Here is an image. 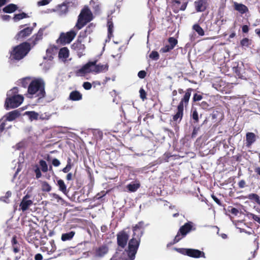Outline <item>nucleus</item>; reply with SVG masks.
<instances>
[{
  "mask_svg": "<svg viewBox=\"0 0 260 260\" xmlns=\"http://www.w3.org/2000/svg\"><path fill=\"white\" fill-rule=\"evenodd\" d=\"M143 225V222L140 221L138 222V224L133 226V230L134 232V236H136L137 232H138V235H141H141H142V232L141 230L142 229Z\"/></svg>",
  "mask_w": 260,
  "mask_h": 260,
  "instance_id": "c756f323",
  "label": "nucleus"
},
{
  "mask_svg": "<svg viewBox=\"0 0 260 260\" xmlns=\"http://www.w3.org/2000/svg\"><path fill=\"white\" fill-rule=\"evenodd\" d=\"M83 41L77 40L71 45V49L75 51L79 57H81L83 55V52L85 49V46L82 44Z\"/></svg>",
  "mask_w": 260,
  "mask_h": 260,
  "instance_id": "9b49d317",
  "label": "nucleus"
},
{
  "mask_svg": "<svg viewBox=\"0 0 260 260\" xmlns=\"http://www.w3.org/2000/svg\"><path fill=\"white\" fill-rule=\"evenodd\" d=\"M108 26V37L111 38L113 36V23L112 21H108L107 22Z\"/></svg>",
  "mask_w": 260,
  "mask_h": 260,
  "instance_id": "4c0bfd02",
  "label": "nucleus"
},
{
  "mask_svg": "<svg viewBox=\"0 0 260 260\" xmlns=\"http://www.w3.org/2000/svg\"><path fill=\"white\" fill-rule=\"evenodd\" d=\"M93 61H95V64L92 65V73L99 74L100 73H105L109 70V64L108 63L102 64L101 63H97L98 60L95 59Z\"/></svg>",
  "mask_w": 260,
  "mask_h": 260,
  "instance_id": "2eb2a0df",
  "label": "nucleus"
},
{
  "mask_svg": "<svg viewBox=\"0 0 260 260\" xmlns=\"http://www.w3.org/2000/svg\"><path fill=\"white\" fill-rule=\"evenodd\" d=\"M196 105L199 106L202 109L204 110H209L210 109L209 104L206 101H202L201 103H196Z\"/></svg>",
  "mask_w": 260,
  "mask_h": 260,
  "instance_id": "c03bdc74",
  "label": "nucleus"
},
{
  "mask_svg": "<svg viewBox=\"0 0 260 260\" xmlns=\"http://www.w3.org/2000/svg\"><path fill=\"white\" fill-rule=\"evenodd\" d=\"M188 3V2L186 1L183 2L182 5L179 7L180 5L181 4V2L180 0H172V4L173 12L175 13H177L179 11H185L186 9Z\"/></svg>",
  "mask_w": 260,
  "mask_h": 260,
  "instance_id": "dca6fc26",
  "label": "nucleus"
},
{
  "mask_svg": "<svg viewBox=\"0 0 260 260\" xmlns=\"http://www.w3.org/2000/svg\"><path fill=\"white\" fill-rule=\"evenodd\" d=\"M200 126L194 127L193 131H192V134H191V137L192 138H195L196 137L198 132L200 130Z\"/></svg>",
  "mask_w": 260,
  "mask_h": 260,
  "instance_id": "bf43d9fd",
  "label": "nucleus"
},
{
  "mask_svg": "<svg viewBox=\"0 0 260 260\" xmlns=\"http://www.w3.org/2000/svg\"><path fill=\"white\" fill-rule=\"evenodd\" d=\"M31 49L30 44L24 42L14 47L10 52V59L11 60H20L23 58Z\"/></svg>",
  "mask_w": 260,
  "mask_h": 260,
  "instance_id": "f03ea898",
  "label": "nucleus"
},
{
  "mask_svg": "<svg viewBox=\"0 0 260 260\" xmlns=\"http://www.w3.org/2000/svg\"><path fill=\"white\" fill-rule=\"evenodd\" d=\"M52 164L54 167H58L60 165V161L57 158H53L52 161Z\"/></svg>",
  "mask_w": 260,
  "mask_h": 260,
  "instance_id": "0e129e2a",
  "label": "nucleus"
},
{
  "mask_svg": "<svg viewBox=\"0 0 260 260\" xmlns=\"http://www.w3.org/2000/svg\"><path fill=\"white\" fill-rule=\"evenodd\" d=\"M93 19L92 13L87 6H84L78 16L77 22L74 29L79 30Z\"/></svg>",
  "mask_w": 260,
  "mask_h": 260,
  "instance_id": "20e7f679",
  "label": "nucleus"
},
{
  "mask_svg": "<svg viewBox=\"0 0 260 260\" xmlns=\"http://www.w3.org/2000/svg\"><path fill=\"white\" fill-rule=\"evenodd\" d=\"M194 6L197 12H204L208 6L207 0H197L194 2Z\"/></svg>",
  "mask_w": 260,
  "mask_h": 260,
  "instance_id": "f3484780",
  "label": "nucleus"
},
{
  "mask_svg": "<svg viewBox=\"0 0 260 260\" xmlns=\"http://www.w3.org/2000/svg\"><path fill=\"white\" fill-rule=\"evenodd\" d=\"M51 186L47 182H43L42 184V190L43 191L49 192L51 191Z\"/></svg>",
  "mask_w": 260,
  "mask_h": 260,
  "instance_id": "a19ab883",
  "label": "nucleus"
},
{
  "mask_svg": "<svg viewBox=\"0 0 260 260\" xmlns=\"http://www.w3.org/2000/svg\"><path fill=\"white\" fill-rule=\"evenodd\" d=\"M173 49L170 47L169 45H166L164 47L161 48L160 50V52L162 53H166L170 51Z\"/></svg>",
  "mask_w": 260,
  "mask_h": 260,
  "instance_id": "864d4df0",
  "label": "nucleus"
},
{
  "mask_svg": "<svg viewBox=\"0 0 260 260\" xmlns=\"http://www.w3.org/2000/svg\"><path fill=\"white\" fill-rule=\"evenodd\" d=\"M256 141V135L252 132H248L246 134V146L250 148Z\"/></svg>",
  "mask_w": 260,
  "mask_h": 260,
  "instance_id": "4be33fe9",
  "label": "nucleus"
},
{
  "mask_svg": "<svg viewBox=\"0 0 260 260\" xmlns=\"http://www.w3.org/2000/svg\"><path fill=\"white\" fill-rule=\"evenodd\" d=\"M247 216L249 218L253 219L254 221L260 224V216L255 215L252 213H248Z\"/></svg>",
  "mask_w": 260,
  "mask_h": 260,
  "instance_id": "ea45409f",
  "label": "nucleus"
},
{
  "mask_svg": "<svg viewBox=\"0 0 260 260\" xmlns=\"http://www.w3.org/2000/svg\"><path fill=\"white\" fill-rule=\"evenodd\" d=\"M247 198L250 200L254 201L257 204L260 202L259 196L256 193H250L248 195Z\"/></svg>",
  "mask_w": 260,
  "mask_h": 260,
  "instance_id": "58836bf2",
  "label": "nucleus"
},
{
  "mask_svg": "<svg viewBox=\"0 0 260 260\" xmlns=\"http://www.w3.org/2000/svg\"><path fill=\"white\" fill-rule=\"evenodd\" d=\"M77 29H71L67 32H61L59 38L56 40V43L61 45L70 44L75 38L77 32Z\"/></svg>",
  "mask_w": 260,
  "mask_h": 260,
  "instance_id": "0eeeda50",
  "label": "nucleus"
},
{
  "mask_svg": "<svg viewBox=\"0 0 260 260\" xmlns=\"http://www.w3.org/2000/svg\"><path fill=\"white\" fill-rule=\"evenodd\" d=\"M238 185L240 188H243L246 186V182L244 180H241L238 182Z\"/></svg>",
  "mask_w": 260,
  "mask_h": 260,
  "instance_id": "680f3d73",
  "label": "nucleus"
},
{
  "mask_svg": "<svg viewBox=\"0 0 260 260\" xmlns=\"http://www.w3.org/2000/svg\"><path fill=\"white\" fill-rule=\"evenodd\" d=\"M141 237V235H137L136 237L133 236V237L128 242L127 253L131 260L134 259L135 257L140 245Z\"/></svg>",
  "mask_w": 260,
  "mask_h": 260,
  "instance_id": "423d86ee",
  "label": "nucleus"
},
{
  "mask_svg": "<svg viewBox=\"0 0 260 260\" xmlns=\"http://www.w3.org/2000/svg\"><path fill=\"white\" fill-rule=\"evenodd\" d=\"M23 97L20 95H14L6 98L5 107L7 110L18 107L22 103Z\"/></svg>",
  "mask_w": 260,
  "mask_h": 260,
  "instance_id": "1a4fd4ad",
  "label": "nucleus"
},
{
  "mask_svg": "<svg viewBox=\"0 0 260 260\" xmlns=\"http://www.w3.org/2000/svg\"><path fill=\"white\" fill-rule=\"evenodd\" d=\"M83 87L86 90H89L91 88L92 85L90 82H85L83 84Z\"/></svg>",
  "mask_w": 260,
  "mask_h": 260,
  "instance_id": "052dcab7",
  "label": "nucleus"
},
{
  "mask_svg": "<svg viewBox=\"0 0 260 260\" xmlns=\"http://www.w3.org/2000/svg\"><path fill=\"white\" fill-rule=\"evenodd\" d=\"M12 247L13 251L15 253H18L20 251V246L18 243H17V244L13 245Z\"/></svg>",
  "mask_w": 260,
  "mask_h": 260,
  "instance_id": "4d7b16f0",
  "label": "nucleus"
},
{
  "mask_svg": "<svg viewBox=\"0 0 260 260\" xmlns=\"http://www.w3.org/2000/svg\"><path fill=\"white\" fill-rule=\"evenodd\" d=\"M192 28L194 30L199 36H203L205 35V32L203 29L198 24H195L193 25Z\"/></svg>",
  "mask_w": 260,
  "mask_h": 260,
  "instance_id": "c9c22d12",
  "label": "nucleus"
},
{
  "mask_svg": "<svg viewBox=\"0 0 260 260\" xmlns=\"http://www.w3.org/2000/svg\"><path fill=\"white\" fill-rule=\"evenodd\" d=\"M40 166L41 168V170L43 172H47L48 171V165L46 163V162L43 159H41L39 161Z\"/></svg>",
  "mask_w": 260,
  "mask_h": 260,
  "instance_id": "79ce46f5",
  "label": "nucleus"
},
{
  "mask_svg": "<svg viewBox=\"0 0 260 260\" xmlns=\"http://www.w3.org/2000/svg\"><path fill=\"white\" fill-rule=\"evenodd\" d=\"M139 93H140V98L143 101H144L146 99L147 94H146L145 90L143 88H140V89L139 90Z\"/></svg>",
  "mask_w": 260,
  "mask_h": 260,
  "instance_id": "603ef678",
  "label": "nucleus"
},
{
  "mask_svg": "<svg viewBox=\"0 0 260 260\" xmlns=\"http://www.w3.org/2000/svg\"><path fill=\"white\" fill-rule=\"evenodd\" d=\"M30 80V77H26L22 79L20 82L21 86L24 88H26V87H28V86L29 84V81Z\"/></svg>",
  "mask_w": 260,
  "mask_h": 260,
  "instance_id": "37998d69",
  "label": "nucleus"
},
{
  "mask_svg": "<svg viewBox=\"0 0 260 260\" xmlns=\"http://www.w3.org/2000/svg\"><path fill=\"white\" fill-rule=\"evenodd\" d=\"M49 243L51 245L50 249H49V247L47 246H42L41 247V251L43 252H47L48 254L53 253L56 250V246L54 240H50Z\"/></svg>",
  "mask_w": 260,
  "mask_h": 260,
  "instance_id": "412c9836",
  "label": "nucleus"
},
{
  "mask_svg": "<svg viewBox=\"0 0 260 260\" xmlns=\"http://www.w3.org/2000/svg\"><path fill=\"white\" fill-rule=\"evenodd\" d=\"M74 164L72 162V159L69 157L67 159V166L63 168L61 171L64 173H67L71 170Z\"/></svg>",
  "mask_w": 260,
  "mask_h": 260,
  "instance_id": "2f4dec72",
  "label": "nucleus"
},
{
  "mask_svg": "<svg viewBox=\"0 0 260 260\" xmlns=\"http://www.w3.org/2000/svg\"><path fill=\"white\" fill-rule=\"evenodd\" d=\"M75 235L74 231L63 233L61 235V239L62 241H70L73 239Z\"/></svg>",
  "mask_w": 260,
  "mask_h": 260,
  "instance_id": "c85d7f7f",
  "label": "nucleus"
},
{
  "mask_svg": "<svg viewBox=\"0 0 260 260\" xmlns=\"http://www.w3.org/2000/svg\"><path fill=\"white\" fill-rule=\"evenodd\" d=\"M82 94L77 90L72 91L70 93L69 99L73 101H77L82 100Z\"/></svg>",
  "mask_w": 260,
  "mask_h": 260,
  "instance_id": "393cba45",
  "label": "nucleus"
},
{
  "mask_svg": "<svg viewBox=\"0 0 260 260\" xmlns=\"http://www.w3.org/2000/svg\"><path fill=\"white\" fill-rule=\"evenodd\" d=\"M69 56V50L67 47H63L61 48L58 53L59 58L67 59Z\"/></svg>",
  "mask_w": 260,
  "mask_h": 260,
  "instance_id": "7c9ffc66",
  "label": "nucleus"
},
{
  "mask_svg": "<svg viewBox=\"0 0 260 260\" xmlns=\"http://www.w3.org/2000/svg\"><path fill=\"white\" fill-rule=\"evenodd\" d=\"M50 2L49 0H41L38 3L39 6H45L48 5Z\"/></svg>",
  "mask_w": 260,
  "mask_h": 260,
  "instance_id": "69168bd1",
  "label": "nucleus"
},
{
  "mask_svg": "<svg viewBox=\"0 0 260 260\" xmlns=\"http://www.w3.org/2000/svg\"><path fill=\"white\" fill-rule=\"evenodd\" d=\"M138 77L141 79L144 78L146 76V72L145 71H140L138 74Z\"/></svg>",
  "mask_w": 260,
  "mask_h": 260,
  "instance_id": "e2e57ef3",
  "label": "nucleus"
},
{
  "mask_svg": "<svg viewBox=\"0 0 260 260\" xmlns=\"http://www.w3.org/2000/svg\"><path fill=\"white\" fill-rule=\"evenodd\" d=\"M34 172L36 174V178L37 179H39L41 177V176H42L41 172L40 171V168L37 165L36 166L35 169H34Z\"/></svg>",
  "mask_w": 260,
  "mask_h": 260,
  "instance_id": "3c124183",
  "label": "nucleus"
},
{
  "mask_svg": "<svg viewBox=\"0 0 260 260\" xmlns=\"http://www.w3.org/2000/svg\"><path fill=\"white\" fill-rule=\"evenodd\" d=\"M176 250L183 255H187L188 248H176Z\"/></svg>",
  "mask_w": 260,
  "mask_h": 260,
  "instance_id": "6e6d98bb",
  "label": "nucleus"
},
{
  "mask_svg": "<svg viewBox=\"0 0 260 260\" xmlns=\"http://www.w3.org/2000/svg\"><path fill=\"white\" fill-rule=\"evenodd\" d=\"M150 58L154 60H157L159 58V55L156 51H152L149 55Z\"/></svg>",
  "mask_w": 260,
  "mask_h": 260,
  "instance_id": "de8ad7c7",
  "label": "nucleus"
},
{
  "mask_svg": "<svg viewBox=\"0 0 260 260\" xmlns=\"http://www.w3.org/2000/svg\"><path fill=\"white\" fill-rule=\"evenodd\" d=\"M95 64V61H89L82 68L79 70H77L75 72V74L77 76H84L85 74L89 73H92V65Z\"/></svg>",
  "mask_w": 260,
  "mask_h": 260,
  "instance_id": "ddd939ff",
  "label": "nucleus"
},
{
  "mask_svg": "<svg viewBox=\"0 0 260 260\" xmlns=\"http://www.w3.org/2000/svg\"><path fill=\"white\" fill-rule=\"evenodd\" d=\"M252 43V40L247 38L242 39L240 41V45L242 47H249Z\"/></svg>",
  "mask_w": 260,
  "mask_h": 260,
  "instance_id": "e433bc0d",
  "label": "nucleus"
},
{
  "mask_svg": "<svg viewBox=\"0 0 260 260\" xmlns=\"http://www.w3.org/2000/svg\"><path fill=\"white\" fill-rule=\"evenodd\" d=\"M203 95L202 94L195 93L193 94L192 100V105H196V103H198L199 101H201L203 99Z\"/></svg>",
  "mask_w": 260,
  "mask_h": 260,
  "instance_id": "72a5a7b5",
  "label": "nucleus"
},
{
  "mask_svg": "<svg viewBox=\"0 0 260 260\" xmlns=\"http://www.w3.org/2000/svg\"><path fill=\"white\" fill-rule=\"evenodd\" d=\"M60 7L61 10L63 11L64 13H66L68 12V7L66 4L63 3Z\"/></svg>",
  "mask_w": 260,
  "mask_h": 260,
  "instance_id": "338daca9",
  "label": "nucleus"
},
{
  "mask_svg": "<svg viewBox=\"0 0 260 260\" xmlns=\"http://www.w3.org/2000/svg\"><path fill=\"white\" fill-rule=\"evenodd\" d=\"M211 197L212 199L216 203L217 205L220 206H222V203L221 202L220 200L218 199L216 196H215L214 194H212L211 195Z\"/></svg>",
  "mask_w": 260,
  "mask_h": 260,
  "instance_id": "13d9d810",
  "label": "nucleus"
},
{
  "mask_svg": "<svg viewBox=\"0 0 260 260\" xmlns=\"http://www.w3.org/2000/svg\"><path fill=\"white\" fill-rule=\"evenodd\" d=\"M95 25L93 23H90L85 28V30L89 34H90L94 28Z\"/></svg>",
  "mask_w": 260,
  "mask_h": 260,
  "instance_id": "8fccbe9b",
  "label": "nucleus"
},
{
  "mask_svg": "<svg viewBox=\"0 0 260 260\" xmlns=\"http://www.w3.org/2000/svg\"><path fill=\"white\" fill-rule=\"evenodd\" d=\"M193 90L192 88H188L185 91L184 95L181 99L177 106V112L173 116V120L174 121H177L179 119V121L180 122L182 120L183 116L184 107H186L188 106L191 93Z\"/></svg>",
  "mask_w": 260,
  "mask_h": 260,
  "instance_id": "7ed1b4c3",
  "label": "nucleus"
},
{
  "mask_svg": "<svg viewBox=\"0 0 260 260\" xmlns=\"http://www.w3.org/2000/svg\"><path fill=\"white\" fill-rule=\"evenodd\" d=\"M187 256L193 258L205 257L204 252L198 249L188 248Z\"/></svg>",
  "mask_w": 260,
  "mask_h": 260,
  "instance_id": "6ab92c4d",
  "label": "nucleus"
},
{
  "mask_svg": "<svg viewBox=\"0 0 260 260\" xmlns=\"http://www.w3.org/2000/svg\"><path fill=\"white\" fill-rule=\"evenodd\" d=\"M20 115V112L18 110H15L14 111L8 112L6 115V120L7 121H12L18 117Z\"/></svg>",
  "mask_w": 260,
  "mask_h": 260,
  "instance_id": "5701e85b",
  "label": "nucleus"
},
{
  "mask_svg": "<svg viewBox=\"0 0 260 260\" xmlns=\"http://www.w3.org/2000/svg\"><path fill=\"white\" fill-rule=\"evenodd\" d=\"M45 83L41 78H35L31 81L28 86L27 92L29 98L38 97L41 99L45 96Z\"/></svg>",
  "mask_w": 260,
  "mask_h": 260,
  "instance_id": "f257e3e1",
  "label": "nucleus"
},
{
  "mask_svg": "<svg viewBox=\"0 0 260 260\" xmlns=\"http://www.w3.org/2000/svg\"><path fill=\"white\" fill-rule=\"evenodd\" d=\"M195 228H193V223L192 222L189 221L185 223L183 225L181 226L177 235L175 237L172 242H171L168 244V246L173 245L178 243L183 238H184L187 234L192 230H194Z\"/></svg>",
  "mask_w": 260,
  "mask_h": 260,
  "instance_id": "39448f33",
  "label": "nucleus"
},
{
  "mask_svg": "<svg viewBox=\"0 0 260 260\" xmlns=\"http://www.w3.org/2000/svg\"><path fill=\"white\" fill-rule=\"evenodd\" d=\"M27 17L28 16L27 14L24 12H22L21 13L15 14L13 19L14 22H17L20 20L27 18Z\"/></svg>",
  "mask_w": 260,
  "mask_h": 260,
  "instance_id": "f704fd0d",
  "label": "nucleus"
},
{
  "mask_svg": "<svg viewBox=\"0 0 260 260\" xmlns=\"http://www.w3.org/2000/svg\"><path fill=\"white\" fill-rule=\"evenodd\" d=\"M12 192L10 191H8L5 196L2 197L1 200L5 202L8 203V199L11 196Z\"/></svg>",
  "mask_w": 260,
  "mask_h": 260,
  "instance_id": "09e8293b",
  "label": "nucleus"
},
{
  "mask_svg": "<svg viewBox=\"0 0 260 260\" xmlns=\"http://www.w3.org/2000/svg\"><path fill=\"white\" fill-rule=\"evenodd\" d=\"M88 35H89V34L87 32V31H86V30L85 29L83 31H80V34L78 37L77 40L81 41H83L84 39L87 37Z\"/></svg>",
  "mask_w": 260,
  "mask_h": 260,
  "instance_id": "49530a36",
  "label": "nucleus"
},
{
  "mask_svg": "<svg viewBox=\"0 0 260 260\" xmlns=\"http://www.w3.org/2000/svg\"><path fill=\"white\" fill-rule=\"evenodd\" d=\"M231 209H229V212H230L232 214L237 216L238 214L239 213L238 209L235 207H231Z\"/></svg>",
  "mask_w": 260,
  "mask_h": 260,
  "instance_id": "5fc2aeb1",
  "label": "nucleus"
},
{
  "mask_svg": "<svg viewBox=\"0 0 260 260\" xmlns=\"http://www.w3.org/2000/svg\"><path fill=\"white\" fill-rule=\"evenodd\" d=\"M38 114L34 111H31L30 112L29 116L31 119H37L38 118Z\"/></svg>",
  "mask_w": 260,
  "mask_h": 260,
  "instance_id": "774afa93",
  "label": "nucleus"
},
{
  "mask_svg": "<svg viewBox=\"0 0 260 260\" xmlns=\"http://www.w3.org/2000/svg\"><path fill=\"white\" fill-rule=\"evenodd\" d=\"M191 117L193 120L194 123H198L199 117L198 112L196 108H192L191 110Z\"/></svg>",
  "mask_w": 260,
  "mask_h": 260,
  "instance_id": "473e14b6",
  "label": "nucleus"
},
{
  "mask_svg": "<svg viewBox=\"0 0 260 260\" xmlns=\"http://www.w3.org/2000/svg\"><path fill=\"white\" fill-rule=\"evenodd\" d=\"M168 42L169 43V45L170 47L173 49L175 46L177 44L178 41L174 37H170L168 39Z\"/></svg>",
  "mask_w": 260,
  "mask_h": 260,
  "instance_id": "a18cd8bd",
  "label": "nucleus"
},
{
  "mask_svg": "<svg viewBox=\"0 0 260 260\" xmlns=\"http://www.w3.org/2000/svg\"><path fill=\"white\" fill-rule=\"evenodd\" d=\"M41 239H42L41 233L33 228L30 229L26 237V241L34 244L36 247H38L40 243Z\"/></svg>",
  "mask_w": 260,
  "mask_h": 260,
  "instance_id": "6e6552de",
  "label": "nucleus"
},
{
  "mask_svg": "<svg viewBox=\"0 0 260 260\" xmlns=\"http://www.w3.org/2000/svg\"><path fill=\"white\" fill-rule=\"evenodd\" d=\"M44 28H40L38 32L34 35L29 39L31 41V44L32 46H35L39 41L43 39V35L44 32Z\"/></svg>",
  "mask_w": 260,
  "mask_h": 260,
  "instance_id": "a211bd4d",
  "label": "nucleus"
},
{
  "mask_svg": "<svg viewBox=\"0 0 260 260\" xmlns=\"http://www.w3.org/2000/svg\"><path fill=\"white\" fill-rule=\"evenodd\" d=\"M234 9L240 12L241 14H243L248 12V9L247 6L242 4H239L237 2L234 3Z\"/></svg>",
  "mask_w": 260,
  "mask_h": 260,
  "instance_id": "b1692460",
  "label": "nucleus"
},
{
  "mask_svg": "<svg viewBox=\"0 0 260 260\" xmlns=\"http://www.w3.org/2000/svg\"><path fill=\"white\" fill-rule=\"evenodd\" d=\"M140 182L138 181L136 183L131 182L127 184L126 187L129 192H135L140 188Z\"/></svg>",
  "mask_w": 260,
  "mask_h": 260,
  "instance_id": "cd10ccee",
  "label": "nucleus"
},
{
  "mask_svg": "<svg viewBox=\"0 0 260 260\" xmlns=\"http://www.w3.org/2000/svg\"><path fill=\"white\" fill-rule=\"evenodd\" d=\"M109 251L108 247L106 245H103L95 250V256L98 257H103Z\"/></svg>",
  "mask_w": 260,
  "mask_h": 260,
  "instance_id": "aec40b11",
  "label": "nucleus"
},
{
  "mask_svg": "<svg viewBox=\"0 0 260 260\" xmlns=\"http://www.w3.org/2000/svg\"><path fill=\"white\" fill-rule=\"evenodd\" d=\"M128 238V234L124 230L118 232L117 234V243L118 246L124 248L127 244Z\"/></svg>",
  "mask_w": 260,
  "mask_h": 260,
  "instance_id": "9d476101",
  "label": "nucleus"
},
{
  "mask_svg": "<svg viewBox=\"0 0 260 260\" xmlns=\"http://www.w3.org/2000/svg\"><path fill=\"white\" fill-rule=\"evenodd\" d=\"M30 198V196L28 194H26L23 197L19 204V210L24 212L27 210L29 207L33 204L32 201L29 199Z\"/></svg>",
  "mask_w": 260,
  "mask_h": 260,
  "instance_id": "4468645a",
  "label": "nucleus"
},
{
  "mask_svg": "<svg viewBox=\"0 0 260 260\" xmlns=\"http://www.w3.org/2000/svg\"><path fill=\"white\" fill-rule=\"evenodd\" d=\"M57 185L58 186L59 190L64 194H67L69 191L67 189V186L62 179H59L57 181Z\"/></svg>",
  "mask_w": 260,
  "mask_h": 260,
  "instance_id": "bb28decb",
  "label": "nucleus"
},
{
  "mask_svg": "<svg viewBox=\"0 0 260 260\" xmlns=\"http://www.w3.org/2000/svg\"><path fill=\"white\" fill-rule=\"evenodd\" d=\"M18 9V7L16 5L14 4H10L5 7L3 9L4 12L6 13H12L14 12Z\"/></svg>",
  "mask_w": 260,
  "mask_h": 260,
  "instance_id": "a878e982",
  "label": "nucleus"
},
{
  "mask_svg": "<svg viewBox=\"0 0 260 260\" xmlns=\"http://www.w3.org/2000/svg\"><path fill=\"white\" fill-rule=\"evenodd\" d=\"M34 27H26L19 31L15 36V38L18 41H23L29 36L34 30Z\"/></svg>",
  "mask_w": 260,
  "mask_h": 260,
  "instance_id": "f8f14e48",
  "label": "nucleus"
}]
</instances>
